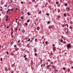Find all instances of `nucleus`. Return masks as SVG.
<instances>
[{
    "label": "nucleus",
    "mask_w": 73,
    "mask_h": 73,
    "mask_svg": "<svg viewBox=\"0 0 73 73\" xmlns=\"http://www.w3.org/2000/svg\"><path fill=\"white\" fill-rule=\"evenodd\" d=\"M67 48H70L71 47V45L70 44H67Z\"/></svg>",
    "instance_id": "nucleus-1"
},
{
    "label": "nucleus",
    "mask_w": 73,
    "mask_h": 73,
    "mask_svg": "<svg viewBox=\"0 0 73 73\" xmlns=\"http://www.w3.org/2000/svg\"><path fill=\"white\" fill-rule=\"evenodd\" d=\"M46 69H49V68H50V66L49 65H48L46 67Z\"/></svg>",
    "instance_id": "nucleus-2"
},
{
    "label": "nucleus",
    "mask_w": 73,
    "mask_h": 73,
    "mask_svg": "<svg viewBox=\"0 0 73 73\" xmlns=\"http://www.w3.org/2000/svg\"><path fill=\"white\" fill-rule=\"evenodd\" d=\"M66 10L69 12V9H70V8H69L68 7H67L66 9Z\"/></svg>",
    "instance_id": "nucleus-3"
},
{
    "label": "nucleus",
    "mask_w": 73,
    "mask_h": 73,
    "mask_svg": "<svg viewBox=\"0 0 73 73\" xmlns=\"http://www.w3.org/2000/svg\"><path fill=\"white\" fill-rule=\"evenodd\" d=\"M52 49H53V50H54H54H55L56 49V48L55 47H53Z\"/></svg>",
    "instance_id": "nucleus-4"
},
{
    "label": "nucleus",
    "mask_w": 73,
    "mask_h": 73,
    "mask_svg": "<svg viewBox=\"0 0 73 73\" xmlns=\"http://www.w3.org/2000/svg\"><path fill=\"white\" fill-rule=\"evenodd\" d=\"M37 30H38V31H39V30H40V27L39 26H38L37 28H36Z\"/></svg>",
    "instance_id": "nucleus-5"
},
{
    "label": "nucleus",
    "mask_w": 73,
    "mask_h": 73,
    "mask_svg": "<svg viewBox=\"0 0 73 73\" xmlns=\"http://www.w3.org/2000/svg\"><path fill=\"white\" fill-rule=\"evenodd\" d=\"M62 38H63V37H62L61 39H60V40H61L60 41H61V42H62V41H63V40L62 39Z\"/></svg>",
    "instance_id": "nucleus-6"
},
{
    "label": "nucleus",
    "mask_w": 73,
    "mask_h": 73,
    "mask_svg": "<svg viewBox=\"0 0 73 73\" xmlns=\"http://www.w3.org/2000/svg\"><path fill=\"white\" fill-rule=\"evenodd\" d=\"M51 28L52 29H53V28H54V26L53 25H52L51 27Z\"/></svg>",
    "instance_id": "nucleus-7"
},
{
    "label": "nucleus",
    "mask_w": 73,
    "mask_h": 73,
    "mask_svg": "<svg viewBox=\"0 0 73 73\" xmlns=\"http://www.w3.org/2000/svg\"><path fill=\"white\" fill-rule=\"evenodd\" d=\"M34 55L35 56H36V57L37 56V53H35L34 54Z\"/></svg>",
    "instance_id": "nucleus-8"
},
{
    "label": "nucleus",
    "mask_w": 73,
    "mask_h": 73,
    "mask_svg": "<svg viewBox=\"0 0 73 73\" xmlns=\"http://www.w3.org/2000/svg\"><path fill=\"white\" fill-rule=\"evenodd\" d=\"M35 42H37V38H36L35 39Z\"/></svg>",
    "instance_id": "nucleus-9"
},
{
    "label": "nucleus",
    "mask_w": 73,
    "mask_h": 73,
    "mask_svg": "<svg viewBox=\"0 0 73 73\" xmlns=\"http://www.w3.org/2000/svg\"><path fill=\"white\" fill-rule=\"evenodd\" d=\"M48 42L47 41H46L45 42V43L46 44H48Z\"/></svg>",
    "instance_id": "nucleus-10"
},
{
    "label": "nucleus",
    "mask_w": 73,
    "mask_h": 73,
    "mask_svg": "<svg viewBox=\"0 0 73 73\" xmlns=\"http://www.w3.org/2000/svg\"><path fill=\"white\" fill-rule=\"evenodd\" d=\"M64 16H65V17H66V13H65L64 14Z\"/></svg>",
    "instance_id": "nucleus-11"
},
{
    "label": "nucleus",
    "mask_w": 73,
    "mask_h": 73,
    "mask_svg": "<svg viewBox=\"0 0 73 73\" xmlns=\"http://www.w3.org/2000/svg\"><path fill=\"white\" fill-rule=\"evenodd\" d=\"M14 30H15V31H16V32H17L16 31H17V28H14Z\"/></svg>",
    "instance_id": "nucleus-12"
},
{
    "label": "nucleus",
    "mask_w": 73,
    "mask_h": 73,
    "mask_svg": "<svg viewBox=\"0 0 73 73\" xmlns=\"http://www.w3.org/2000/svg\"><path fill=\"white\" fill-rule=\"evenodd\" d=\"M30 21V20L29 19L28 21H27V23H29Z\"/></svg>",
    "instance_id": "nucleus-13"
},
{
    "label": "nucleus",
    "mask_w": 73,
    "mask_h": 73,
    "mask_svg": "<svg viewBox=\"0 0 73 73\" xmlns=\"http://www.w3.org/2000/svg\"><path fill=\"white\" fill-rule=\"evenodd\" d=\"M25 25H26V26H27V25H28V23H25Z\"/></svg>",
    "instance_id": "nucleus-14"
},
{
    "label": "nucleus",
    "mask_w": 73,
    "mask_h": 73,
    "mask_svg": "<svg viewBox=\"0 0 73 73\" xmlns=\"http://www.w3.org/2000/svg\"><path fill=\"white\" fill-rule=\"evenodd\" d=\"M41 11H39L38 12V14H41Z\"/></svg>",
    "instance_id": "nucleus-15"
},
{
    "label": "nucleus",
    "mask_w": 73,
    "mask_h": 73,
    "mask_svg": "<svg viewBox=\"0 0 73 73\" xmlns=\"http://www.w3.org/2000/svg\"><path fill=\"white\" fill-rule=\"evenodd\" d=\"M30 40L31 39H30V38H29V40H27L28 41H30Z\"/></svg>",
    "instance_id": "nucleus-16"
},
{
    "label": "nucleus",
    "mask_w": 73,
    "mask_h": 73,
    "mask_svg": "<svg viewBox=\"0 0 73 73\" xmlns=\"http://www.w3.org/2000/svg\"><path fill=\"white\" fill-rule=\"evenodd\" d=\"M66 26H67V28L68 27V24H66L65 25Z\"/></svg>",
    "instance_id": "nucleus-17"
},
{
    "label": "nucleus",
    "mask_w": 73,
    "mask_h": 73,
    "mask_svg": "<svg viewBox=\"0 0 73 73\" xmlns=\"http://www.w3.org/2000/svg\"><path fill=\"white\" fill-rule=\"evenodd\" d=\"M27 57V55H25L24 56V58H26L25 57Z\"/></svg>",
    "instance_id": "nucleus-18"
},
{
    "label": "nucleus",
    "mask_w": 73,
    "mask_h": 73,
    "mask_svg": "<svg viewBox=\"0 0 73 73\" xmlns=\"http://www.w3.org/2000/svg\"><path fill=\"white\" fill-rule=\"evenodd\" d=\"M32 1L33 3L35 2V0H33Z\"/></svg>",
    "instance_id": "nucleus-19"
},
{
    "label": "nucleus",
    "mask_w": 73,
    "mask_h": 73,
    "mask_svg": "<svg viewBox=\"0 0 73 73\" xmlns=\"http://www.w3.org/2000/svg\"><path fill=\"white\" fill-rule=\"evenodd\" d=\"M29 44H28L27 45V47H28V46H29Z\"/></svg>",
    "instance_id": "nucleus-20"
},
{
    "label": "nucleus",
    "mask_w": 73,
    "mask_h": 73,
    "mask_svg": "<svg viewBox=\"0 0 73 73\" xmlns=\"http://www.w3.org/2000/svg\"><path fill=\"white\" fill-rule=\"evenodd\" d=\"M14 71H13L11 70V73H13Z\"/></svg>",
    "instance_id": "nucleus-21"
},
{
    "label": "nucleus",
    "mask_w": 73,
    "mask_h": 73,
    "mask_svg": "<svg viewBox=\"0 0 73 73\" xmlns=\"http://www.w3.org/2000/svg\"><path fill=\"white\" fill-rule=\"evenodd\" d=\"M6 18L7 19H8V15H7L6 16Z\"/></svg>",
    "instance_id": "nucleus-22"
},
{
    "label": "nucleus",
    "mask_w": 73,
    "mask_h": 73,
    "mask_svg": "<svg viewBox=\"0 0 73 73\" xmlns=\"http://www.w3.org/2000/svg\"><path fill=\"white\" fill-rule=\"evenodd\" d=\"M66 68H63V69H64V70H65V69Z\"/></svg>",
    "instance_id": "nucleus-23"
},
{
    "label": "nucleus",
    "mask_w": 73,
    "mask_h": 73,
    "mask_svg": "<svg viewBox=\"0 0 73 73\" xmlns=\"http://www.w3.org/2000/svg\"><path fill=\"white\" fill-rule=\"evenodd\" d=\"M25 60H27V58H25Z\"/></svg>",
    "instance_id": "nucleus-24"
},
{
    "label": "nucleus",
    "mask_w": 73,
    "mask_h": 73,
    "mask_svg": "<svg viewBox=\"0 0 73 73\" xmlns=\"http://www.w3.org/2000/svg\"><path fill=\"white\" fill-rule=\"evenodd\" d=\"M14 37V36L13 35H12V36H11V37H12V38H13Z\"/></svg>",
    "instance_id": "nucleus-25"
},
{
    "label": "nucleus",
    "mask_w": 73,
    "mask_h": 73,
    "mask_svg": "<svg viewBox=\"0 0 73 73\" xmlns=\"http://www.w3.org/2000/svg\"><path fill=\"white\" fill-rule=\"evenodd\" d=\"M27 14L28 15H30L31 14H30L29 13H27Z\"/></svg>",
    "instance_id": "nucleus-26"
},
{
    "label": "nucleus",
    "mask_w": 73,
    "mask_h": 73,
    "mask_svg": "<svg viewBox=\"0 0 73 73\" xmlns=\"http://www.w3.org/2000/svg\"><path fill=\"white\" fill-rule=\"evenodd\" d=\"M16 46H17L16 45H14V47H16Z\"/></svg>",
    "instance_id": "nucleus-27"
},
{
    "label": "nucleus",
    "mask_w": 73,
    "mask_h": 73,
    "mask_svg": "<svg viewBox=\"0 0 73 73\" xmlns=\"http://www.w3.org/2000/svg\"><path fill=\"white\" fill-rule=\"evenodd\" d=\"M46 15H47V16H49V14H48L47 13H46Z\"/></svg>",
    "instance_id": "nucleus-28"
},
{
    "label": "nucleus",
    "mask_w": 73,
    "mask_h": 73,
    "mask_svg": "<svg viewBox=\"0 0 73 73\" xmlns=\"http://www.w3.org/2000/svg\"><path fill=\"white\" fill-rule=\"evenodd\" d=\"M20 42V40H18V43H19Z\"/></svg>",
    "instance_id": "nucleus-29"
},
{
    "label": "nucleus",
    "mask_w": 73,
    "mask_h": 73,
    "mask_svg": "<svg viewBox=\"0 0 73 73\" xmlns=\"http://www.w3.org/2000/svg\"><path fill=\"white\" fill-rule=\"evenodd\" d=\"M49 23H50V21H49L47 22V23L48 24H49Z\"/></svg>",
    "instance_id": "nucleus-30"
},
{
    "label": "nucleus",
    "mask_w": 73,
    "mask_h": 73,
    "mask_svg": "<svg viewBox=\"0 0 73 73\" xmlns=\"http://www.w3.org/2000/svg\"><path fill=\"white\" fill-rule=\"evenodd\" d=\"M65 6H67V5H68V4H65Z\"/></svg>",
    "instance_id": "nucleus-31"
},
{
    "label": "nucleus",
    "mask_w": 73,
    "mask_h": 73,
    "mask_svg": "<svg viewBox=\"0 0 73 73\" xmlns=\"http://www.w3.org/2000/svg\"><path fill=\"white\" fill-rule=\"evenodd\" d=\"M8 12H9V9H8L7 13H8Z\"/></svg>",
    "instance_id": "nucleus-32"
},
{
    "label": "nucleus",
    "mask_w": 73,
    "mask_h": 73,
    "mask_svg": "<svg viewBox=\"0 0 73 73\" xmlns=\"http://www.w3.org/2000/svg\"><path fill=\"white\" fill-rule=\"evenodd\" d=\"M21 18L22 19V20H23V17H21Z\"/></svg>",
    "instance_id": "nucleus-33"
},
{
    "label": "nucleus",
    "mask_w": 73,
    "mask_h": 73,
    "mask_svg": "<svg viewBox=\"0 0 73 73\" xmlns=\"http://www.w3.org/2000/svg\"><path fill=\"white\" fill-rule=\"evenodd\" d=\"M5 20H6V21H8V19H5Z\"/></svg>",
    "instance_id": "nucleus-34"
},
{
    "label": "nucleus",
    "mask_w": 73,
    "mask_h": 73,
    "mask_svg": "<svg viewBox=\"0 0 73 73\" xmlns=\"http://www.w3.org/2000/svg\"><path fill=\"white\" fill-rule=\"evenodd\" d=\"M56 4L58 5V2H56Z\"/></svg>",
    "instance_id": "nucleus-35"
},
{
    "label": "nucleus",
    "mask_w": 73,
    "mask_h": 73,
    "mask_svg": "<svg viewBox=\"0 0 73 73\" xmlns=\"http://www.w3.org/2000/svg\"><path fill=\"white\" fill-rule=\"evenodd\" d=\"M1 61H3V58H1Z\"/></svg>",
    "instance_id": "nucleus-36"
},
{
    "label": "nucleus",
    "mask_w": 73,
    "mask_h": 73,
    "mask_svg": "<svg viewBox=\"0 0 73 73\" xmlns=\"http://www.w3.org/2000/svg\"><path fill=\"white\" fill-rule=\"evenodd\" d=\"M37 49H36V48H34V50H36Z\"/></svg>",
    "instance_id": "nucleus-37"
},
{
    "label": "nucleus",
    "mask_w": 73,
    "mask_h": 73,
    "mask_svg": "<svg viewBox=\"0 0 73 73\" xmlns=\"http://www.w3.org/2000/svg\"><path fill=\"white\" fill-rule=\"evenodd\" d=\"M11 35H13V32H12V33H11Z\"/></svg>",
    "instance_id": "nucleus-38"
},
{
    "label": "nucleus",
    "mask_w": 73,
    "mask_h": 73,
    "mask_svg": "<svg viewBox=\"0 0 73 73\" xmlns=\"http://www.w3.org/2000/svg\"><path fill=\"white\" fill-rule=\"evenodd\" d=\"M70 29H72V27H70Z\"/></svg>",
    "instance_id": "nucleus-39"
},
{
    "label": "nucleus",
    "mask_w": 73,
    "mask_h": 73,
    "mask_svg": "<svg viewBox=\"0 0 73 73\" xmlns=\"http://www.w3.org/2000/svg\"><path fill=\"white\" fill-rule=\"evenodd\" d=\"M42 66H43V65H42V64L41 65V68H42Z\"/></svg>",
    "instance_id": "nucleus-40"
},
{
    "label": "nucleus",
    "mask_w": 73,
    "mask_h": 73,
    "mask_svg": "<svg viewBox=\"0 0 73 73\" xmlns=\"http://www.w3.org/2000/svg\"><path fill=\"white\" fill-rule=\"evenodd\" d=\"M36 52H37V50H35L34 51V52H35V53H36Z\"/></svg>",
    "instance_id": "nucleus-41"
},
{
    "label": "nucleus",
    "mask_w": 73,
    "mask_h": 73,
    "mask_svg": "<svg viewBox=\"0 0 73 73\" xmlns=\"http://www.w3.org/2000/svg\"><path fill=\"white\" fill-rule=\"evenodd\" d=\"M46 64L47 65H48V62H46Z\"/></svg>",
    "instance_id": "nucleus-42"
},
{
    "label": "nucleus",
    "mask_w": 73,
    "mask_h": 73,
    "mask_svg": "<svg viewBox=\"0 0 73 73\" xmlns=\"http://www.w3.org/2000/svg\"><path fill=\"white\" fill-rule=\"evenodd\" d=\"M6 53H7V54H8V52H6Z\"/></svg>",
    "instance_id": "nucleus-43"
},
{
    "label": "nucleus",
    "mask_w": 73,
    "mask_h": 73,
    "mask_svg": "<svg viewBox=\"0 0 73 73\" xmlns=\"http://www.w3.org/2000/svg\"><path fill=\"white\" fill-rule=\"evenodd\" d=\"M66 41H64V44H66Z\"/></svg>",
    "instance_id": "nucleus-44"
},
{
    "label": "nucleus",
    "mask_w": 73,
    "mask_h": 73,
    "mask_svg": "<svg viewBox=\"0 0 73 73\" xmlns=\"http://www.w3.org/2000/svg\"><path fill=\"white\" fill-rule=\"evenodd\" d=\"M21 4H23V1L21 2Z\"/></svg>",
    "instance_id": "nucleus-45"
},
{
    "label": "nucleus",
    "mask_w": 73,
    "mask_h": 73,
    "mask_svg": "<svg viewBox=\"0 0 73 73\" xmlns=\"http://www.w3.org/2000/svg\"><path fill=\"white\" fill-rule=\"evenodd\" d=\"M53 46H55V45L54 44H53Z\"/></svg>",
    "instance_id": "nucleus-46"
},
{
    "label": "nucleus",
    "mask_w": 73,
    "mask_h": 73,
    "mask_svg": "<svg viewBox=\"0 0 73 73\" xmlns=\"http://www.w3.org/2000/svg\"><path fill=\"white\" fill-rule=\"evenodd\" d=\"M44 46H46V44H44Z\"/></svg>",
    "instance_id": "nucleus-47"
},
{
    "label": "nucleus",
    "mask_w": 73,
    "mask_h": 73,
    "mask_svg": "<svg viewBox=\"0 0 73 73\" xmlns=\"http://www.w3.org/2000/svg\"><path fill=\"white\" fill-rule=\"evenodd\" d=\"M11 11H13V9H11Z\"/></svg>",
    "instance_id": "nucleus-48"
},
{
    "label": "nucleus",
    "mask_w": 73,
    "mask_h": 73,
    "mask_svg": "<svg viewBox=\"0 0 73 73\" xmlns=\"http://www.w3.org/2000/svg\"><path fill=\"white\" fill-rule=\"evenodd\" d=\"M58 17L59 18H60V17H60V16H58Z\"/></svg>",
    "instance_id": "nucleus-49"
},
{
    "label": "nucleus",
    "mask_w": 73,
    "mask_h": 73,
    "mask_svg": "<svg viewBox=\"0 0 73 73\" xmlns=\"http://www.w3.org/2000/svg\"><path fill=\"white\" fill-rule=\"evenodd\" d=\"M7 28H9V26H7Z\"/></svg>",
    "instance_id": "nucleus-50"
},
{
    "label": "nucleus",
    "mask_w": 73,
    "mask_h": 73,
    "mask_svg": "<svg viewBox=\"0 0 73 73\" xmlns=\"http://www.w3.org/2000/svg\"><path fill=\"white\" fill-rule=\"evenodd\" d=\"M16 10H18V9H17V8H16Z\"/></svg>",
    "instance_id": "nucleus-51"
},
{
    "label": "nucleus",
    "mask_w": 73,
    "mask_h": 73,
    "mask_svg": "<svg viewBox=\"0 0 73 73\" xmlns=\"http://www.w3.org/2000/svg\"><path fill=\"white\" fill-rule=\"evenodd\" d=\"M5 7H7V5H5Z\"/></svg>",
    "instance_id": "nucleus-52"
},
{
    "label": "nucleus",
    "mask_w": 73,
    "mask_h": 73,
    "mask_svg": "<svg viewBox=\"0 0 73 73\" xmlns=\"http://www.w3.org/2000/svg\"><path fill=\"white\" fill-rule=\"evenodd\" d=\"M9 11H11V9H9Z\"/></svg>",
    "instance_id": "nucleus-53"
},
{
    "label": "nucleus",
    "mask_w": 73,
    "mask_h": 73,
    "mask_svg": "<svg viewBox=\"0 0 73 73\" xmlns=\"http://www.w3.org/2000/svg\"><path fill=\"white\" fill-rule=\"evenodd\" d=\"M11 3H12V0H11Z\"/></svg>",
    "instance_id": "nucleus-54"
},
{
    "label": "nucleus",
    "mask_w": 73,
    "mask_h": 73,
    "mask_svg": "<svg viewBox=\"0 0 73 73\" xmlns=\"http://www.w3.org/2000/svg\"><path fill=\"white\" fill-rule=\"evenodd\" d=\"M67 20H68V21L69 20V19L67 18Z\"/></svg>",
    "instance_id": "nucleus-55"
},
{
    "label": "nucleus",
    "mask_w": 73,
    "mask_h": 73,
    "mask_svg": "<svg viewBox=\"0 0 73 73\" xmlns=\"http://www.w3.org/2000/svg\"><path fill=\"white\" fill-rule=\"evenodd\" d=\"M31 42H32V40H31Z\"/></svg>",
    "instance_id": "nucleus-56"
},
{
    "label": "nucleus",
    "mask_w": 73,
    "mask_h": 73,
    "mask_svg": "<svg viewBox=\"0 0 73 73\" xmlns=\"http://www.w3.org/2000/svg\"><path fill=\"white\" fill-rule=\"evenodd\" d=\"M72 69H73V66L72 67Z\"/></svg>",
    "instance_id": "nucleus-57"
},
{
    "label": "nucleus",
    "mask_w": 73,
    "mask_h": 73,
    "mask_svg": "<svg viewBox=\"0 0 73 73\" xmlns=\"http://www.w3.org/2000/svg\"><path fill=\"white\" fill-rule=\"evenodd\" d=\"M50 27H49V29H50Z\"/></svg>",
    "instance_id": "nucleus-58"
},
{
    "label": "nucleus",
    "mask_w": 73,
    "mask_h": 73,
    "mask_svg": "<svg viewBox=\"0 0 73 73\" xmlns=\"http://www.w3.org/2000/svg\"><path fill=\"white\" fill-rule=\"evenodd\" d=\"M68 2H70V0H69Z\"/></svg>",
    "instance_id": "nucleus-59"
},
{
    "label": "nucleus",
    "mask_w": 73,
    "mask_h": 73,
    "mask_svg": "<svg viewBox=\"0 0 73 73\" xmlns=\"http://www.w3.org/2000/svg\"><path fill=\"white\" fill-rule=\"evenodd\" d=\"M18 20V19H17H17H16V20Z\"/></svg>",
    "instance_id": "nucleus-60"
},
{
    "label": "nucleus",
    "mask_w": 73,
    "mask_h": 73,
    "mask_svg": "<svg viewBox=\"0 0 73 73\" xmlns=\"http://www.w3.org/2000/svg\"><path fill=\"white\" fill-rule=\"evenodd\" d=\"M1 46H0V48H1Z\"/></svg>",
    "instance_id": "nucleus-61"
},
{
    "label": "nucleus",
    "mask_w": 73,
    "mask_h": 73,
    "mask_svg": "<svg viewBox=\"0 0 73 73\" xmlns=\"http://www.w3.org/2000/svg\"><path fill=\"white\" fill-rule=\"evenodd\" d=\"M56 72H58V70H56Z\"/></svg>",
    "instance_id": "nucleus-62"
},
{
    "label": "nucleus",
    "mask_w": 73,
    "mask_h": 73,
    "mask_svg": "<svg viewBox=\"0 0 73 73\" xmlns=\"http://www.w3.org/2000/svg\"><path fill=\"white\" fill-rule=\"evenodd\" d=\"M4 36H5V37H6V36L5 35Z\"/></svg>",
    "instance_id": "nucleus-63"
},
{
    "label": "nucleus",
    "mask_w": 73,
    "mask_h": 73,
    "mask_svg": "<svg viewBox=\"0 0 73 73\" xmlns=\"http://www.w3.org/2000/svg\"><path fill=\"white\" fill-rule=\"evenodd\" d=\"M10 15H11V13H9Z\"/></svg>",
    "instance_id": "nucleus-64"
}]
</instances>
